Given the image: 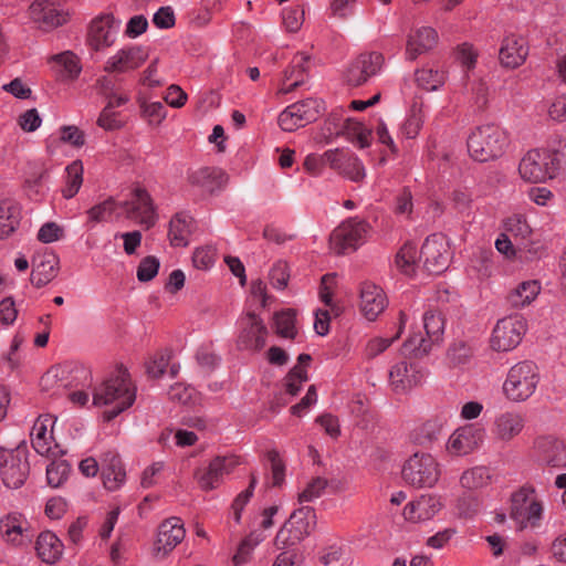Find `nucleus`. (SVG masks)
Returning <instances> with one entry per match:
<instances>
[{
    "label": "nucleus",
    "mask_w": 566,
    "mask_h": 566,
    "mask_svg": "<svg viewBox=\"0 0 566 566\" xmlns=\"http://www.w3.org/2000/svg\"><path fill=\"white\" fill-rule=\"evenodd\" d=\"M136 399V388L133 386L130 375L122 365L115 374L111 375L103 384L94 389L93 403L105 406L116 403L109 410L104 411L105 421H112L119 413L128 409Z\"/></svg>",
    "instance_id": "1"
},
{
    "label": "nucleus",
    "mask_w": 566,
    "mask_h": 566,
    "mask_svg": "<svg viewBox=\"0 0 566 566\" xmlns=\"http://www.w3.org/2000/svg\"><path fill=\"white\" fill-rule=\"evenodd\" d=\"M116 208H120L127 219L138 220V222L149 229L155 226L157 220L156 208L148 191L144 188L134 190V198L130 201L116 203L112 198L92 207L88 216L92 221L101 222L105 216H109Z\"/></svg>",
    "instance_id": "2"
},
{
    "label": "nucleus",
    "mask_w": 566,
    "mask_h": 566,
    "mask_svg": "<svg viewBox=\"0 0 566 566\" xmlns=\"http://www.w3.org/2000/svg\"><path fill=\"white\" fill-rule=\"evenodd\" d=\"M506 133L495 124L476 127L468 138L470 156L479 163L501 157L507 146Z\"/></svg>",
    "instance_id": "3"
},
{
    "label": "nucleus",
    "mask_w": 566,
    "mask_h": 566,
    "mask_svg": "<svg viewBox=\"0 0 566 566\" xmlns=\"http://www.w3.org/2000/svg\"><path fill=\"white\" fill-rule=\"evenodd\" d=\"M539 379L538 367L534 361H520L509 369L503 392L510 401H526L534 395Z\"/></svg>",
    "instance_id": "4"
},
{
    "label": "nucleus",
    "mask_w": 566,
    "mask_h": 566,
    "mask_svg": "<svg viewBox=\"0 0 566 566\" xmlns=\"http://www.w3.org/2000/svg\"><path fill=\"white\" fill-rule=\"evenodd\" d=\"M316 525V513L312 506L295 510L276 533L273 544L276 549H287L300 544Z\"/></svg>",
    "instance_id": "5"
},
{
    "label": "nucleus",
    "mask_w": 566,
    "mask_h": 566,
    "mask_svg": "<svg viewBox=\"0 0 566 566\" xmlns=\"http://www.w3.org/2000/svg\"><path fill=\"white\" fill-rule=\"evenodd\" d=\"M423 327L427 338L420 333L410 335L402 345V354L421 358L429 354L433 345L442 342L444 318L440 312L427 311L423 314Z\"/></svg>",
    "instance_id": "6"
},
{
    "label": "nucleus",
    "mask_w": 566,
    "mask_h": 566,
    "mask_svg": "<svg viewBox=\"0 0 566 566\" xmlns=\"http://www.w3.org/2000/svg\"><path fill=\"white\" fill-rule=\"evenodd\" d=\"M542 514L543 506L536 497L534 488L524 485L511 495L510 516L516 522L520 531L539 526Z\"/></svg>",
    "instance_id": "7"
},
{
    "label": "nucleus",
    "mask_w": 566,
    "mask_h": 566,
    "mask_svg": "<svg viewBox=\"0 0 566 566\" xmlns=\"http://www.w3.org/2000/svg\"><path fill=\"white\" fill-rule=\"evenodd\" d=\"M401 475L413 488H432L440 478V469L431 454L415 452L405 462Z\"/></svg>",
    "instance_id": "8"
},
{
    "label": "nucleus",
    "mask_w": 566,
    "mask_h": 566,
    "mask_svg": "<svg viewBox=\"0 0 566 566\" xmlns=\"http://www.w3.org/2000/svg\"><path fill=\"white\" fill-rule=\"evenodd\" d=\"M369 224L358 218L343 221L329 235V248L336 254L354 252L361 245L369 231Z\"/></svg>",
    "instance_id": "9"
},
{
    "label": "nucleus",
    "mask_w": 566,
    "mask_h": 566,
    "mask_svg": "<svg viewBox=\"0 0 566 566\" xmlns=\"http://www.w3.org/2000/svg\"><path fill=\"white\" fill-rule=\"evenodd\" d=\"M28 450L24 443L14 449L2 448V483L9 489L22 486L29 475Z\"/></svg>",
    "instance_id": "10"
},
{
    "label": "nucleus",
    "mask_w": 566,
    "mask_h": 566,
    "mask_svg": "<svg viewBox=\"0 0 566 566\" xmlns=\"http://www.w3.org/2000/svg\"><path fill=\"white\" fill-rule=\"evenodd\" d=\"M526 332V322L522 316H509L500 319L492 333L491 347L496 352L514 349Z\"/></svg>",
    "instance_id": "11"
},
{
    "label": "nucleus",
    "mask_w": 566,
    "mask_h": 566,
    "mask_svg": "<svg viewBox=\"0 0 566 566\" xmlns=\"http://www.w3.org/2000/svg\"><path fill=\"white\" fill-rule=\"evenodd\" d=\"M419 260L429 274H441L449 265V244L444 235L434 233L429 235L420 250Z\"/></svg>",
    "instance_id": "12"
},
{
    "label": "nucleus",
    "mask_w": 566,
    "mask_h": 566,
    "mask_svg": "<svg viewBox=\"0 0 566 566\" xmlns=\"http://www.w3.org/2000/svg\"><path fill=\"white\" fill-rule=\"evenodd\" d=\"M268 327L254 312H248L240 321L237 347L240 350L260 352L266 344Z\"/></svg>",
    "instance_id": "13"
},
{
    "label": "nucleus",
    "mask_w": 566,
    "mask_h": 566,
    "mask_svg": "<svg viewBox=\"0 0 566 566\" xmlns=\"http://www.w3.org/2000/svg\"><path fill=\"white\" fill-rule=\"evenodd\" d=\"M384 63L378 52L359 54L347 67L344 74L345 82L350 86H360L377 74Z\"/></svg>",
    "instance_id": "14"
},
{
    "label": "nucleus",
    "mask_w": 566,
    "mask_h": 566,
    "mask_svg": "<svg viewBox=\"0 0 566 566\" xmlns=\"http://www.w3.org/2000/svg\"><path fill=\"white\" fill-rule=\"evenodd\" d=\"M57 0H34L30 6V17L43 30L63 25L67 13L57 8Z\"/></svg>",
    "instance_id": "15"
},
{
    "label": "nucleus",
    "mask_w": 566,
    "mask_h": 566,
    "mask_svg": "<svg viewBox=\"0 0 566 566\" xmlns=\"http://www.w3.org/2000/svg\"><path fill=\"white\" fill-rule=\"evenodd\" d=\"M484 430L475 424L457 429L449 438L447 448L455 455H465L475 450L483 441Z\"/></svg>",
    "instance_id": "16"
},
{
    "label": "nucleus",
    "mask_w": 566,
    "mask_h": 566,
    "mask_svg": "<svg viewBox=\"0 0 566 566\" xmlns=\"http://www.w3.org/2000/svg\"><path fill=\"white\" fill-rule=\"evenodd\" d=\"M59 256L51 250L45 249L38 253L32 260V272L30 281L32 285L40 289L54 280L59 273Z\"/></svg>",
    "instance_id": "17"
},
{
    "label": "nucleus",
    "mask_w": 566,
    "mask_h": 566,
    "mask_svg": "<svg viewBox=\"0 0 566 566\" xmlns=\"http://www.w3.org/2000/svg\"><path fill=\"white\" fill-rule=\"evenodd\" d=\"M547 159L545 150H530L520 163L518 171L521 177L530 182H543L552 179Z\"/></svg>",
    "instance_id": "18"
},
{
    "label": "nucleus",
    "mask_w": 566,
    "mask_h": 566,
    "mask_svg": "<svg viewBox=\"0 0 566 566\" xmlns=\"http://www.w3.org/2000/svg\"><path fill=\"white\" fill-rule=\"evenodd\" d=\"M148 59L142 46H128L112 55L104 65L107 73H126L139 67Z\"/></svg>",
    "instance_id": "19"
},
{
    "label": "nucleus",
    "mask_w": 566,
    "mask_h": 566,
    "mask_svg": "<svg viewBox=\"0 0 566 566\" xmlns=\"http://www.w3.org/2000/svg\"><path fill=\"white\" fill-rule=\"evenodd\" d=\"M534 448L542 463L558 469L566 467V446L563 441L551 436L539 437Z\"/></svg>",
    "instance_id": "20"
},
{
    "label": "nucleus",
    "mask_w": 566,
    "mask_h": 566,
    "mask_svg": "<svg viewBox=\"0 0 566 566\" xmlns=\"http://www.w3.org/2000/svg\"><path fill=\"white\" fill-rule=\"evenodd\" d=\"M385 292L371 282H364L360 289V310L368 321H375L387 307Z\"/></svg>",
    "instance_id": "21"
},
{
    "label": "nucleus",
    "mask_w": 566,
    "mask_h": 566,
    "mask_svg": "<svg viewBox=\"0 0 566 566\" xmlns=\"http://www.w3.org/2000/svg\"><path fill=\"white\" fill-rule=\"evenodd\" d=\"M185 534L181 518L171 516L165 520L158 527L155 549L157 553L163 552L164 556L167 555L184 539Z\"/></svg>",
    "instance_id": "22"
},
{
    "label": "nucleus",
    "mask_w": 566,
    "mask_h": 566,
    "mask_svg": "<svg viewBox=\"0 0 566 566\" xmlns=\"http://www.w3.org/2000/svg\"><path fill=\"white\" fill-rule=\"evenodd\" d=\"M423 375L413 364L400 361L391 367L389 380L396 392H405L422 381Z\"/></svg>",
    "instance_id": "23"
},
{
    "label": "nucleus",
    "mask_w": 566,
    "mask_h": 566,
    "mask_svg": "<svg viewBox=\"0 0 566 566\" xmlns=\"http://www.w3.org/2000/svg\"><path fill=\"white\" fill-rule=\"evenodd\" d=\"M2 537L13 546H23L31 542L32 534L29 530V522L21 513H10L2 520Z\"/></svg>",
    "instance_id": "24"
},
{
    "label": "nucleus",
    "mask_w": 566,
    "mask_h": 566,
    "mask_svg": "<svg viewBox=\"0 0 566 566\" xmlns=\"http://www.w3.org/2000/svg\"><path fill=\"white\" fill-rule=\"evenodd\" d=\"M527 54L528 49L526 48L525 40L510 35L503 40L499 52V60L504 67L515 69L524 63Z\"/></svg>",
    "instance_id": "25"
},
{
    "label": "nucleus",
    "mask_w": 566,
    "mask_h": 566,
    "mask_svg": "<svg viewBox=\"0 0 566 566\" xmlns=\"http://www.w3.org/2000/svg\"><path fill=\"white\" fill-rule=\"evenodd\" d=\"M102 476L104 486L109 491L117 490L126 478V471L120 457L107 451L102 457Z\"/></svg>",
    "instance_id": "26"
},
{
    "label": "nucleus",
    "mask_w": 566,
    "mask_h": 566,
    "mask_svg": "<svg viewBox=\"0 0 566 566\" xmlns=\"http://www.w3.org/2000/svg\"><path fill=\"white\" fill-rule=\"evenodd\" d=\"M227 181V174L217 167H201L188 175V182L190 185L200 187L210 193L221 189Z\"/></svg>",
    "instance_id": "27"
},
{
    "label": "nucleus",
    "mask_w": 566,
    "mask_h": 566,
    "mask_svg": "<svg viewBox=\"0 0 566 566\" xmlns=\"http://www.w3.org/2000/svg\"><path fill=\"white\" fill-rule=\"evenodd\" d=\"M115 18L113 14H104L91 22L88 30V43L93 50L98 51L102 48L111 46L114 42L112 29Z\"/></svg>",
    "instance_id": "28"
},
{
    "label": "nucleus",
    "mask_w": 566,
    "mask_h": 566,
    "mask_svg": "<svg viewBox=\"0 0 566 566\" xmlns=\"http://www.w3.org/2000/svg\"><path fill=\"white\" fill-rule=\"evenodd\" d=\"M441 509L439 499L431 495H421L418 500L408 503L403 509L407 521L420 522L430 520Z\"/></svg>",
    "instance_id": "29"
},
{
    "label": "nucleus",
    "mask_w": 566,
    "mask_h": 566,
    "mask_svg": "<svg viewBox=\"0 0 566 566\" xmlns=\"http://www.w3.org/2000/svg\"><path fill=\"white\" fill-rule=\"evenodd\" d=\"M438 41V33L429 27L420 28L407 40L406 54L409 60H416L418 55L433 49Z\"/></svg>",
    "instance_id": "30"
},
{
    "label": "nucleus",
    "mask_w": 566,
    "mask_h": 566,
    "mask_svg": "<svg viewBox=\"0 0 566 566\" xmlns=\"http://www.w3.org/2000/svg\"><path fill=\"white\" fill-rule=\"evenodd\" d=\"M35 549L44 563L53 564L62 556L63 544L54 533L45 531L38 536Z\"/></svg>",
    "instance_id": "31"
},
{
    "label": "nucleus",
    "mask_w": 566,
    "mask_h": 566,
    "mask_svg": "<svg viewBox=\"0 0 566 566\" xmlns=\"http://www.w3.org/2000/svg\"><path fill=\"white\" fill-rule=\"evenodd\" d=\"M193 220L185 213H176L169 222L168 239L172 247H187Z\"/></svg>",
    "instance_id": "32"
},
{
    "label": "nucleus",
    "mask_w": 566,
    "mask_h": 566,
    "mask_svg": "<svg viewBox=\"0 0 566 566\" xmlns=\"http://www.w3.org/2000/svg\"><path fill=\"white\" fill-rule=\"evenodd\" d=\"M524 424V418L520 413L505 412L495 420L496 434L501 440L510 441L521 433Z\"/></svg>",
    "instance_id": "33"
},
{
    "label": "nucleus",
    "mask_w": 566,
    "mask_h": 566,
    "mask_svg": "<svg viewBox=\"0 0 566 566\" xmlns=\"http://www.w3.org/2000/svg\"><path fill=\"white\" fill-rule=\"evenodd\" d=\"M443 424L439 419H430L416 428L411 433L413 443L421 447H430L441 436Z\"/></svg>",
    "instance_id": "34"
},
{
    "label": "nucleus",
    "mask_w": 566,
    "mask_h": 566,
    "mask_svg": "<svg viewBox=\"0 0 566 566\" xmlns=\"http://www.w3.org/2000/svg\"><path fill=\"white\" fill-rule=\"evenodd\" d=\"M541 291L537 281L522 282L507 295V302L512 307L520 308L531 304Z\"/></svg>",
    "instance_id": "35"
},
{
    "label": "nucleus",
    "mask_w": 566,
    "mask_h": 566,
    "mask_svg": "<svg viewBox=\"0 0 566 566\" xmlns=\"http://www.w3.org/2000/svg\"><path fill=\"white\" fill-rule=\"evenodd\" d=\"M224 473L220 467V460L213 459L206 470L198 469L195 472V478L201 490L210 491L219 486Z\"/></svg>",
    "instance_id": "36"
},
{
    "label": "nucleus",
    "mask_w": 566,
    "mask_h": 566,
    "mask_svg": "<svg viewBox=\"0 0 566 566\" xmlns=\"http://www.w3.org/2000/svg\"><path fill=\"white\" fill-rule=\"evenodd\" d=\"M545 155L548 157L547 164L552 177L566 178V139H559L552 150H545Z\"/></svg>",
    "instance_id": "37"
},
{
    "label": "nucleus",
    "mask_w": 566,
    "mask_h": 566,
    "mask_svg": "<svg viewBox=\"0 0 566 566\" xmlns=\"http://www.w3.org/2000/svg\"><path fill=\"white\" fill-rule=\"evenodd\" d=\"M83 182V165L81 160H74L66 167V185L62 189L65 199L73 198Z\"/></svg>",
    "instance_id": "38"
},
{
    "label": "nucleus",
    "mask_w": 566,
    "mask_h": 566,
    "mask_svg": "<svg viewBox=\"0 0 566 566\" xmlns=\"http://www.w3.org/2000/svg\"><path fill=\"white\" fill-rule=\"evenodd\" d=\"M32 447L33 449L41 455H55L56 453L53 451L50 440L53 439L52 433L48 436V428L44 422L35 421L32 431Z\"/></svg>",
    "instance_id": "39"
},
{
    "label": "nucleus",
    "mask_w": 566,
    "mask_h": 566,
    "mask_svg": "<svg viewBox=\"0 0 566 566\" xmlns=\"http://www.w3.org/2000/svg\"><path fill=\"white\" fill-rule=\"evenodd\" d=\"M2 237L12 234L21 221V207L11 199L2 200Z\"/></svg>",
    "instance_id": "40"
},
{
    "label": "nucleus",
    "mask_w": 566,
    "mask_h": 566,
    "mask_svg": "<svg viewBox=\"0 0 566 566\" xmlns=\"http://www.w3.org/2000/svg\"><path fill=\"white\" fill-rule=\"evenodd\" d=\"M295 317L296 312L292 308L275 313V333L281 337L294 339L297 335V331L295 328Z\"/></svg>",
    "instance_id": "41"
},
{
    "label": "nucleus",
    "mask_w": 566,
    "mask_h": 566,
    "mask_svg": "<svg viewBox=\"0 0 566 566\" xmlns=\"http://www.w3.org/2000/svg\"><path fill=\"white\" fill-rule=\"evenodd\" d=\"M396 265L406 275H413L417 265V249L416 245L407 242L396 254Z\"/></svg>",
    "instance_id": "42"
},
{
    "label": "nucleus",
    "mask_w": 566,
    "mask_h": 566,
    "mask_svg": "<svg viewBox=\"0 0 566 566\" xmlns=\"http://www.w3.org/2000/svg\"><path fill=\"white\" fill-rule=\"evenodd\" d=\"M491 474L485 467H474L462 473L460 483L468 490H475L489 484Z\"/></svg>",
    "instance_id": "43"
},
{
    "label": "nucleus",
    "mask_w": 566,
    "mask_h": 566,
    "mask_svg": "<svg viewBox=\"0 0 566 566\" xmlns=\"http://www.w3.org/2000/svg\"><path fill=\"white\" fill-rule=\"evenodd\" d=\"M406 322H407V315L405 312L401 311L399 313V329H398L397 334L390 338L377 337V338L370 339L366 347L367 356L373 358V357H376L377 355L381 354L382 352H385L396 339H398L400 337V334L405 327Z\"/></svg>",
    "instance_id": "44"
},
{
    "label": "nucleus",
    "mask_w": 566,
    "mask_h": 566,
    "mask_svg": "<svg viewBox=\"0 0 566 566\" xmlns=\"http://www.w3.org/2000/svg\"><path fill=\"white\" fill-rule=\"evenodd\" d=\"M343 134L360 148H366L370 145L371 132L366 129L359 122L347 119L343 126Z\"/></svg>",
    "instance_id": "45"
},
{
    "label": "nucleus",
    "mask_w": 566,
    "mask_h": 566,
    "mask_svg": "<svg viewBox=\"0 0 566 566\" xmlns=\"http://www.w3.org/2000/svg\"><path fill=\"white\" fill-rule=\"evenodd\" d=\"M291 109L297 112V116L307 125L317 119L321 112V102L314 98H306L292 104Z\"/></svg>",
    "instance_id": "46"
},
{
    "label": "nucleus",
    "mask_w": 566,
    "mask_h": 566,
    "mask_svg": "<svg viewBox=\"0 0 566 566\" xmlns=\"http://www.w3.org/2000/svg\"><path fill=\"white\" fill-rule=\"evenodd\" d=\"M71 471L70 464L65 460L52 461L46 467V480L52 488H59L67 479Z\"/></svg>",
    "instance_id": "47"
},
{
    "label": "nucleus",
    "mask_w": 566,
    "mask_h": 566,
    "mask_svg": "<svg viewBox=\"0 0 566 566\" xmlns=\"http://www.w3.org/2000/svg\"><path fill=\"white\" fill-rule=\"evenodd\" d=\"M417 83L428 91H434L444 82V74L438 70H419L416 72Z\"/></svg>",
    "instance_id": "48"
},
{
    "label": "nucleus",
    "mask_w": 566,
    "mask_h": 566,
    "mask_svg": "<svg viewBox=\"0 0 566 566\" xmlns=\"http://www.w3.org/2000/svg\"><path fill=\"white\" fill-rule=\"evenodd\" d=\"M263 541V537L255 532H251L239 545L237 554L233 556L235 566L242 565L248 562V558L253 548Z\"/></svg>",
    "instance_id": "49"
},
{
    "label": "nucleus",
    "mask_w": 566,
    "mask_h": 566,
    "mask_svg": "<svg viewBox=\"0 0 566 566\" xmlns=\"http://www.w3.org/2000/svg\"><path fill=\"white\" fill-rule=\"evenodd\" d=\"M472 354V348L467 342L458 340L449 347L447 355L450 364L460 366L467 364Z\"/></svg>",
    "instance_id": "50"
},
{
    "label": "nucleus",
    "mask_w": 566,
    "mask_h": 566,
    "mask_svg": "<svg viewBox=\"0 0 566 566\" xmlns=\"http://www.w3.org/2000/svg\"><path fill=\"white\" fill-rule=\"evenodd\" d=\"M160 262L156 256L148 255L140 260L137 266V279L139 282H149L158 273Z\"/></svg>",
    "instance_id": "51"
},
{
    "label": "nucleus",
    "mask_w": 566,
    "mask_h": 566,
    "mask_svg": "<svg viewBox=\"0 0 566 566\" xmlns=\"http://www.w3.org/2000/svg\"><path fill=\"white\" fill-rule=\"evenodd\" d=\"M479 500L472 493H463L457 502L458 515L463 518L473 517L479 511Z\"/></svg>",
    "instance_id": "52"
},
{
    "label": "nucleus",
    "mask_w": 566,
    "mask_h": 566,
    "mask_svg": "<svg viewBox=\"0 0 566 566\" xmlns=\"http://www.w3.org/2000/svg\"><path fill=\"white\" fill-rule=\"evenodd\" d=\"M338 174L356 182L360 181L365 177L364 167L360 160L354 156L346 157Z\"/></svg>",
    "instance_id": "53"
},
{
    "label": "nucleus",
    "mask_w": 566,
    "mask_h": 566,
    "mask_svg": "<svg viewBox=\"0 0 566 566\" xmlns=\"http://www.w3.org/2000/svg\"><path fill=\"white\" fill-rule=\"evenodd\" d=\"M266 458L271 463L272 485L275 488L281 486L285 478V463L281 459L280 453L274 449L266 453Z\"/></svg>",
    "instance_id": "54"
},
{
    "label": "nucleus",
    "mask_w": 566,
    "mask_h": 566,
    "mask_svg": "<svg viewBox=\"0 0 566 566\" xmlns=\"http://www.w3.org/2000/svg\"><path fill=\"white\" fill-rule=\"evenodd\" d=\"M53 60L61 64L70 78H76L81 73L78 57L71 51H66L53 56Z\"/></svg>",
    "instance_id": "55"
},
{
    "label": "nucleus",
    "mask_w": 566,
    "mask_h": 566,
    "mask_svg": "<svg viewBox=\"0 0 566 566\" xmlns=\"http://www.w3.org/2000/svg\"><path fill=\"white\" fill-rule=\"evenodd\" d=\"M328 485V481L324 478L316 476L306 485L303 492L298 494V501L311 502L322 495L323 491Z\"/></svg>",
    "instance_id": "56"
},
{
    "label": "nucleus",
    "mask_w": 566,
    "mask_h": 566,
    "mask_svg": "<svg viewBox=\"0 0 566 566\" xmlns=\"http://www.w3.org/2000/svg\"><path fill=\"white\" fill-rule=\"evenodd\" d=\"M310 61V56L303 52H298L296 56L292 61V65L285 70L284 72V81H290L292 78L296 80L301 76H304L307 71V62Z\"/></svg>",
    "instance_id": "57"
},
{
    "label": "nucleus",
    "mask_w": 566,
    "mask_h": 566,
    "mask_svg": "<svg viewBox=\"0 0 566 566\" xmlns=\"http://www.w3.org/2000/svg\"><path fill=\"white\" fill-rule=\"evenodd\" d=\"M272 566H301L303 563V554L294 548L280 549Z\"/></svg>",
    "instance_id": "58"
},
{
    "label": "nucleus",
    "mask_w": 566,
    "mask_h": 566,
    "mask_svg": "<svg viewBox=\"0 0 566 566\" xmlns=\"http://www.w3.org/2000/svg\"><path fill=\"white\" fill-rule=\"evenodd\" d=\"M290 279L287 264L277 262L270 271V280L273 287L283 290L286 287Z\"/></svg>",
    "instance_id": "59"
},
{
    "label": "nucleus",
    "mask_w": 566,
    "mask_h": 566,
    "mask_svg": "<svg viewBox=\"0 0 566 566\" xmlns=\"http://www.w3.org/2000/svg\"><path fill=\"white\" fill-rule=\"evenodd\" d=\"M506 230L511 232L516 239H525L527 238L532 229L527 224L526 220L523 219L521 216H514L512 218H509L505 223Z\"/></svg>",
    "instance_id": "60"
},
{
    "label": "nucleus",
    "mask_w": 566,
    "mask_h": 566,
    "mask_svg": "<svg viewBox=\"0 0 566 566\" xmlns=\"http://www.w3.org/2000/svg\"><path fill=\"white\" fill-rule=\"evenodd\" d=\"M61 140L74 147H82L85 144V134L76 126L61 127Z\"/></svg>",
    "instance_id": "61"
},
{
    "label": "nucleus",
    "mask_w": 566,
    "mask_h": 566,
    "mask_svg": "<svg viewBox=\"0 0 566 566\" xmlns=\"http://www.w3.org/2000/svg\"><path fill=\"white\" fill-rule=\"evenodd\" d=\"M117 113L112 109V104L106 105L97 118V125L106 130L120 128L122 123L116 119Z\"/></svg>",
    "instance_id": "62"
},
{
    "label": "nucleus",
    "mask_w": 566,
    "mask_h": 566,
    "mask_svg": "<svg viewBox=\"0 0 566 566\" xmlns=\"http://www.w3.org/2000/svg\"><path fill=\"white\" fill-rule=\"evenodd\" d=\"M63 235V229L55 222L44 223L39 232L38 240L43 243H51L57 241Z\"/></svg>",
    "instance_id": "63"
},
{
    "label": "nucleus",
    "mask_w": 566,
    "mask_h": 566,
    "mask_svg": "<svg viewBox=\"0 0 566 566\" xmlns=\"http://www.w3.org/2000/svg\"><path fill=\"white\" fill-rule=\"evenodd\" d=\"M42 119L35 108L25 111L19 117V125L22 130L31 133L39 128Z\"/></svg>",
    "instance_id": "64"
}]
</instances>
